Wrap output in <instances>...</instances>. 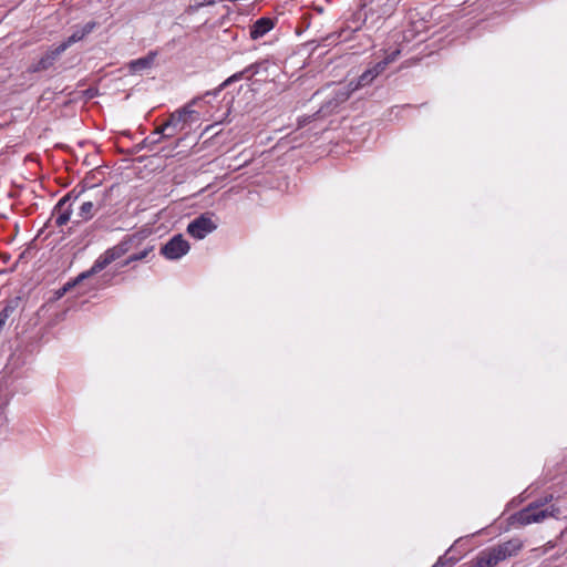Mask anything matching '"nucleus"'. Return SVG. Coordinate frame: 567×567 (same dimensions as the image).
Listing matches in <instances>:
<instances>
[{
	"label": "nucleus",
	"instance_id": "nucleus-25",
	"mask_svg": "<svg viewBox=\"0 0 567 567\" xmlns=\"http://www.w3.org/2000/svg\"><path fill=\"white\" fill-rule=\"evenodd\" d=\"M342 97H343V100L348 99L349 97V92L343 93Z\"/></svg>",
	"mask_w": 567,
	"mask_h": 567
},
{
	"label": "nucleus",
	"instance_id": "nucleus-3",
	"mask_svg": "<svg viewBox=\"0 0 567 567\" xmlns=\"http://www.w3.org/2000/svg\"><path fill=\"white\" fill-rule=\"evenodd\" d=\"M194 114L196 112L192 109V103L176 110L155 130V134H161L162 137L166 138L174 137L189 126Z\"/></svg>",
	"mask_w": 567,
	"mask_h": 567
},
{
	"label": "nucleus",
	"instance_id": "nucleus-24",
	"mask_svg": "<svg viewBox=\"0 0 567 567\" xmlns=\"http://www.w3.org/2000/svg\"><path fill=\"white\" fill-rule=\"evenodd\" d=\"M432 567H444V563L442 561V558H440Z\"/></svg>",
	"mask_w": 567,
	"mask_h": 567
},
{
	"label": "nucleus",
	"instance_id": "nucleus-5",
	"mask_svg": "<svg viewBox=\"0 0 567 567\" xmlns=\"http://www.w3.org/2000/svg\"><path fill=\"white\" fill-rule=\"evenodd\" d=\"M190 249L189 243L182 234L174 235L161 248V254L168 260H178L184 257Z\"/></svg>",
	"mask_w": 567,
	"mask_h": 567
},
{
	"label": "nucleus",
	"instance_id": "nucleus-13",
	"mask_svg": "<svg viewBox=\"0 0 567 567\" xmlns=\"http://www.w3.org/2000/svg\"><path fill=\"white\" fill-rule=\"evenodd\" d=\"M102 206V202L93 203L92 200H85L81 204L78 216L81 220H90Z\"/></svg>",
	"mask_w": 567,
	"mask_h": 567
},
{
	"label": "nucleus",
	"instance_id": "nucleus-19",
	"mask_svg": "<svg viewBox=\"0 0 567 567\" xmlns=\"http://www.w3.org/2000/svg\"><path fill=\"white\" fill-rule=\"evenodd\" d=\"M215 4V0H202V1H195L193 4H190L187 8L188 13L197 12L203 7H208Z\"/></svg>",
	"mask_w": 567,
	"mask_h": 567
},
{
	"label": "nucleus",
	"instance_id": "nucleus-10",
	"mask_svg": "<svg viewBox=\"0 0 567 567\" xmlns=\"http://www.w3.org/2000/svg\"><path fill=\"white\" fill-rule=\"evenodd\" d=\"M95 27H96V22H94V21L86 22L84 25L76 28L72 32V34L60 44L62 47H65V50H66L72 44L83 40L87 34H90L95 29Z\"/></svg>",
	"mask_w": 567,
	"mask_h": 567
},
{
	"label": "nucleus",
	"instance_id": "nucleus-4",
	"mask_svg": "<svg viewBox=\"0 0 567 567\" xmlns=\"http://www.w3.org/2000/svg\"><path fill=\"white\" fill-rule=\"evenodd\" d=\"M218 227L213 213H204L194 218L187 226V233L195 239H204Z\"/></svg>",
	"mask_w": 567,
	"mask_h": 567
},
{
	"label": "nucleus",
	"instance_id": "nucleus-15",
	"mask_svg": "<svg viewBox=\"0 0 567 567\" xmlns=\"http://www.w3.org/2000/svg\"><path fill=\"white\" fill-rule=\"evenodd\" d=\"M375 78H377V75L369 68L359 76V79L354 85H353V82L350 83V86H352L351 91H354V90H358L359 87L369 85Z\"/></svg>",
	"mask_w": 567,
	"mask_h": 567
},
{
	"label": "nucleus",
	"instance_id": "nucleus-16",
	"mask_svg": "<svg viewBox=\"0 0 567 567\" xmlns=\"http://www.w3.org/2000/svg\"><path fill=\"white\" fill-rule=\"evenodd\" d=\"M266 64V61H262V62H256V63H252L248 66H246L244 70H241V73H244V76L249 80L251 79L254 75L258 74L259 73V70L262 65Z\"/></svg>",
	"mask_w": 567,
	"mask_h": 567
},
{
	"label": "nucleus",
	"instance_id": "nucleus-6",
	"mask_svg": "<svg viewBox=\"0 0 567 567\" xmlns=\"http://www.w3.org/2000/svg\"><path fill=\"white\" fill-rule=\"evenodd\" d=\"M64 51L65 47L61 44L49 49L37 62L29 65L28 72L38 73L50 69Z\"/></svg>",
	"mask_w": 567,
	"mask_h": 567
},
{
	"label": "nucleus",
	"instance_id": "nucleus-11",
	"mask_svg": "<svg viewBox=\"0 0 567 567\" xmlns=\"http://www.w3.org/2000/svg\"><path fill=\"white\" fill-rule=\"evenodd\" d=\"M499 563L495 549L489 547L478 553L474 560V567H495Z\"/></svg>",
	"mask_w": 567,
	"mask_h": 567
},
{
	"label": "nucleus",
	"instance_id": "nucleus-17",
	"mask_svg": "<svg viewBox=\"0 0 567 567\" xmlns=\"http://www.w3.org/2000/svg\"><path fill=\"white\" fill-rule=\"evenodd\" d=\"M243 79H246L244 76V73H241V71L239 72H236L234 73L233 75H230L229 78H227L220 85L219 87L215 91V94H217L218 92H220L221 90H224L225 87H227L228 85H230L231 83H235L237 81H240Z\"/></svg>",
	"mask_w": 567,
	"mask_h": 567
},
{
	"label": "nucleus",
	"instance_id": "nucleus-18",
	"mask_svg": "<svg viewBox=\"0 0 567 567\" xmlns=\"http://www.w3.org/2000/svg\"><path fill=\"white\" fill-rule=\"evenodd\" d=\"M153 248H154L153 246H148V247H145V248H144L143 250H141L140 252L131 255V256L127 258V260H126V262H125V264L127 265V264H131V262H133V261H137V260H142V259L146 258V257H147V255H148L151 251H153Z\"/></svg>",
	"mask_w": 567,
	"mask_h": 567
},
{
	"label": "nucleus",
	"instance_id": "nucleus-8",
	"mask_svg": "<svg viewBox=\"0 0 567 567\" xmlns=\"http://www.w3.org/2000/svg\"><path fill=\"white\" fill-rule=\"evenodd\" d=\"M493 548L495 549L498 559L504 561L507 558L516 556L522 550L523 542L519 538H512L507 542L493 546Z\"/></svg>",
	"mask_w": 567,
	"mask_h": 567
},
{
	"label": "nucleus",
	"instance_id": "nucleus-7",
	"mask_svg": "<svg viewBox=\"0 0 567 567\" xmlns=\"http://www.w3.org/2000/svg\"><path fill=\"white\" fill-rule=\"evenodd\" d=\"M72 204L69 203V197H62L52 210V218L58 227H62L70 221L72 216Z\"/></svg>",
	"mask_w": 567,
	"mask_h": 567
},
{
	"label": "nucleus",
	"instance_id": "nucleus-12",
	"mask_svg": "<svg viewBox=\"0 0 567 567\" xmlns=\"http://www.w3.org/2000/svg\"><path fill=\"white\" fill-rule=\"evenodd\" d=\"M155 56H156L155 52H150L147 55H145L143 58L132 60L128 63L130 72L131 73H141L145 70L151 69V66L154 63Z\"/></svg>",
	"mask_w": 567,
	"mask_h": 567
},
{
	"label": "nucleus",
	"instance_id": "nucleus-22",
	"mask_svg": "<svg viewBox=\"0 0 567 567\" xmlns=\"http://www.w3.org/2000/svg\"><path fill=\"white\" fill-rule=\"evenodd\" d=\"M164 137H162L161 134H155V132L145 138V143H150V144H155V143H158L161 140H163Z\"/></svg>",
	"mask_w": 567,
	"mask_h": 567
},
{
	"label": "nucleus",
	"instance_id": "nucleus-2",
	"mask_svg": "<svg viewBox=\"0 0 567 567\" xmlns=\"http://www.w3.org/2000/svg\"><path fill=\"white\" fill-rule=\"evenodd\" d=\"M553 501V495H546L542 498H538L526 507L520 509L514 515V518L519 525L526 526L533 523H540L548 517H557L559 514V508L550 505L545 507L548 503Z\"/></svg>",
	"mask_w": 567,
	"mask_h": 567
},
{
	"label": "nucleus",
	"instance_id": "nucleus-1",
	"mask_svg": "<svg viewBox=\"0 0 567 567\" xmlns=\"http://www.w3.org/2000/svg\"><path fill=\"white\" fill-rule=\"evenodd\" d=\"M142 238L143 237L140 236L138 234H133L126 236L117 245L106 249L102 255L97 257V259L94 261L93 266L89 270L83 271L75 279L68 281L61 289H59L56 291V297H63L68 291H70L75 286L80 285L83 280L102 271L110 264L124 256L133 247L137 246L141 243Z\"/></svg>",
	"mask_w": 567,
	"mask_h": 567
},
{
	"label": "nucleus",
	"instance_id": "nucleus-9",
	"mask_svg": "<svg viewBox=\"0 0 567 567\" xmlns=\"http://www.w3.org/2000/svg\"><path fill=\"white\" fill-rule=\"evenodd\" d=\"M274 28V19L267 17L259 18L249 27V37L252 40H258L266 35Z\"/></svg>",
	"mask_w": 567,
	"mask_h": 567
},
{
	"label": "nucleus",
	"instance_id": "nucleus-26",
	"mask_svg": "<svg viewBox=\"0 0 567 567\" xmlns=\"http://www.w3.org/2000/svg\"><path fill=\"white\" fill-rule=\"evenodd\" d=\"M80 221L73 220V226L79 225Z\"/></svg>",
	"mask_w": 567,
	"mask_h": 567
},
{
	"label": "nucleus",
	"instance_id": "nucleus-14",
	"mask_svg": "<svg viewBox=\"0 0 567 567\" xmlns=\"http://www.w3.org/2000/svg\"><path fill=\"white\" fill-rule=\"evenodd\" d=\"M399 54H400V50H395V51L391 52L390 54H388L382 61L375 63L370 69L378 76L379 74H381L386 69V66L390 63H392V62H394L396 60Z\"/></svg>",
	"mask_w": 567,
	"mask_h": 567
},
{
	"label": "nucleus",
	"instance_id": "nucleus-20",
	"mask_svg": "<svg viewBox=\"0 0 567 567\" xmlns=\"http://www.w3.org/2000/svg\"><path fill=\"white\" fill-rule=\"evenodd\" d=\"M13 311V307L11 306H6L1 311H0V327L3 328L6 326V322L8 321L10 315L12 313Z\"/></svg>",
	"mask_w": 567,
	"mask_h": 567
},
{
	"label": "nucleus",
	"instance_id": "nucleus-23",
	"mask_svg": "<svg viewBox=\"0 0 567 567\" xmlns=\"http://www.w3.org/2000/svg\"><path fill=\"white\" fill-rule=\"evenodd\" d=\"M555 546H556V543H555V542H553V540H549V542H547V543L544 545V547L542 548V553H543V554H546V553H548L549 550H551L553 548H555Z\"/></svg>",
	"mask_w": 567,
	"mask_h": 567
},
{
	"label": "nucleus",
	"instance_id": "nucleus-21",
	"mask_svg": "<svg viewBox=\"0 0 567 567\" xmlns=\"http://www.w3.org/2000/svg\"><path fill=\"white\" fill-rule=\"evenodd\" d=\"M84 193V189L76 190V188L69 192L64 197H69V203L73 204L82 194Z\"/></svg>",
	"mask_w": 567,
	"mask_h": 567
}]
</instances>
